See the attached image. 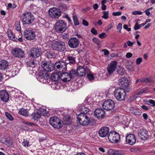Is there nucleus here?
I'll use <instances>...</instances> for the list:
<instances>
[{"mask_svg": "<svg viewBox=\"0 0 155 155\" xmlns=\"http://www.w3.org/2000/svg\"><path fill=\"white\" fill-rule=\"evenodd\" d=\"M114 94L116 98L119 101L124 100L126 97L125 90L120 87L117 88L115 90Z\"/></svg>", "mask_w": 155, "mask_h": 155, "instance_id": "obj_1", "label": "nucleus"}, {"mask_svg": "<svg viewBox=\"0 0 155 155\" xmlns=\"http://www.w3.org/2000/svg\"><path fill=\"white\" fill-rule=\"evenodd\" d=\"M67 28V24L65 21L63 20L58 21L56 24L54 29L58 33L64 32Z\"/></svg>", "mask_w": 155, "mask_h": 155, "instance_id": "obj_2", "label": "nucleus"}, {"mask_svg": "<svg viewBox=\"0 0 155 155\" xmlns=\"http://www.w3.org/2000/svg\"><path fill=\"white\" fill-rule=\"evenodd\" d=\"M21 18L23 24H29L33 21L34 17L31 12H26L22 14Z\"/></svg>", "mask_w": 155, "mask_h": 155, "instance_id": "obj_3", "label": "nucleus"}, {"mask_svg": "<svg viewBox=\"0 0 155 155\" xmlns=\"http://www.w3.org/2000/svg\"><path fill=\"white\" fill-rule=\"evenodd\" d=\"M49 122L50 124L54 128L59 129L63 126L62 120L56 117H51Z\"/></svg>", "mask_w": 155, "mask_h": 155, "instance_id": "obj_4", "label": "nucleus"}, {"mask_svg": "<svg viewBox=\"0 0 155 155\" xmlns=\"http://www.w3.org/2000/svg\"><path fill=\"white\" fill-rule=\"evenodd\" d=\"M54 69L61 73L66 71L67 64L63 61H57L54 65Z\"/></svg>", "mask_w": 155, "mask_h": 155, "instance_id": "obj_5", "label": "nucleus"}, {"mask_svg": "<svg viewBox=\"0 0 155 155\" xmlns=\"http://www.w3.org/2000/svg\"><path fill=\"white\" fill-rule=\"evenodd\" d=\"M52 48L54 50L59 51H63L66 49L65 43L60 40L53 42L52 45Z\"/></svg>", "mask_w": 155, "mask_h": 155, "instance_id": "obj_6", "label": "nucleus"}, {"mask_svg": "<svg viewBox=\"0 0 155 155\" xmlns=\"http://www.w3.org/2000/svg\"><path fill=\"white\" fill-rule=\"evenodd\" d=\"M109 140L111 143H117L118 142L120 139L119 134L115 131H111L107 135Z\"/></svg>", "mask_w": 155, "mask_h": 155, "instance_id": "obj_7", "label": "nucleus"}, {"mask_svg": "<svg viewBox=\"0 0 155 155\" xmlns=\"http://www.w3.org/2000/svg\"><path fill=\"white\" fill-rule=\"evenodd\" d=\"M48 14L49 16L52 18H58L61 15V12L58 8L53 7L49 9Z\"/></svg>", "mask_w": 155, "mask_h": 155, "instance_id": "obj_8", "label": "nucleus"}, {"mask_svg": "<svg viewBox=\"0 0 155 155\" xmlns=\"http://www.w3.org/2000/svg\"><path fill=\"white\" fill-rule=\"evenodd\" d=\"M79 123L82 125H88L90 122V119L86 115L83 113L79 114L77 117Z\"/></svg>", "mask_w": 155, "mask_h": 155, "instance_id": "obj_9", "label": "nucleus"}, {"mask_svg": "<svg viewBox=\"0 0 155 155\" xmlns=\"http://www.w3.org/2000/svg\"><path fill=\"white\" fill-rule=\"evenodd\" d=\"M115 103L112 100L109 99L105 101L102 104L103 108L106 110H110L114 109Z\"/></svg>", "mask_w": 155, "mask_h": 155, "instance_id": "obj_10", "label": "nucleus"}, {"mask_svg": "<svg viewBox=\"0 0 155 155\" xmlns=\"http://www.w3.org/2000/svg\"><path fill=\"white\" fill-rule=\"evenodd\" d=\"M42 54L41 48L38 47H34L30 50V57L33 58L39 57Z\"/></svg>", "mask_w": 155, "mask_h": 155, "instance_id": "obj_11", "label": "nucleus"}, {"mask_svg": "<svg viewBox=\"0 0 155 155\" xmlns=\"http://www.w3.org/2000/svg\"><path fill=\"white\" fill-rule=\"evenodd\" d=\"M12 54L15 57L22 58L25 55V52L22 49L18 48L13 49L12 51Z\"/></svg>", "mask_w": 155, "mask_h": 155, "instance_id": "obj_12", "label": "nucleus"}, {"mask_svg": "<svg viewBox=\"0 0 155 155\" xmlns=\"http://www.w3.org/2000/svg\"><path fill=\"white\" fill-rule=\"evenodd\" d=\"M25 38L28 40H33L36 37V35L34 31L33 30H26L23 34Z\"/></svg>", "mask_w": 155, "mask_h": 155, "instance_id": "obj_13", "label": "nucleus"}, {"mask_svg": "<svg viewBox=\"0 0 155 155\" xmlns=\"http://www.w3.org/2000/svg\"><path fill=\"white\" fill-rule=\"evenodd\" d=\"M36 78L40 82L45 83L48 82L47 80L49 76L47 73H44L42 72H40L36 76Z\"/></svg>", "mask_w": 155, "mask_h": 155, "instance_id": "obj_14", "label": "nucleus"}, {"mask_svg": "<svg viewBox=\"0 0 155 155\" xmlns=\"http://www.w3.org/2000/svg\"><path fill=\"white\" fill-rule=\"evenodd\" d=\"M41 65L46 71H51L54 70V64L51 63L47 61H42Z\"/></svg>", "mask_w": 155, "mask_h": 155, "instance_id": "obj_15", "label": "nucleus"}, {"mask_svg": "<svg viewBox=\"0 0 155 155\" xmlns=\"http://www.w3.org/2000/svg\"><path fill=\"white\" fill-rule=\"evenodd\" d=\"M138 135L139 137L143 140H145L148 138V132L145 129H140L138 132Z\"/></svg>", "mask_w": 155, "mask_h": 155, "instance_id": "obj_16", "label": "nucleus"}, {"mask_svg": "<svg viewBox=\"0 0 155 155\" xmlns=\"http://www.w3.org/2000/svg\"><path fill=\"white\" fill-rule=\"evenodd\" d=\"M118 84L121 87V88L124 89L127 88L129 85V81L126 77H123L118 80Z\"/></svg>", "mask_w": 155, "mask_h": 155, "instance_id": "obj_17", "label": "nucleus"}, {"mask_svg": "<svg viewBox=\"0 0 155 155\" xmlns=\"http://www.w3.org/2000/svg\"><path fill=\"white\" fill-rule=\"evenodd\" d=\"M117 62L115 61H112L109 64L107 70L109 74H112L117 69Z\"/></svg>", "mask_w": 155, "mask_h": 155, "instance_id": "obj_18", "label": "nucleus"}, {"mask_svg": "<svg viewBox=\"0 0 155 155\" xmlns=\"http://www.w3.org/2000/svg\"><path fill=\"white\" fill-rule=\"evenodd\" d=\"M126 143L130 145L134 144L136 142V138L135 135L133 134H130L126 137Z\"/></svg>", "mask_w": 155, "mask_h": 155, "instance_id": "obj_19", "label": "nucleus"}, {"mask_svg": "<svg viewBox=\"0 0 155 155\" xmlns=\"http://www.w3.org/2000/svg\"><path fill=\"white\" fill-rule=\"evenodd\" d=\"M68 45L69 47L71 48H75L78 46V40L76 38L73 37L71 38L68 41Z\"/></svg>", "mask_w": 155, "mask_h": 155, "instance_id": "obj_20", "label": "nucleus"}, {"mask_svg": "<svg viewBox=\"0 0 155 155\" xmlns=\"http://www.w3.org/2000/svg\"><path fill=\"white\" fill-rule=\"evenodd\" d=\"M109 128L107 127H101L99 130L98 134L100 136L104 137H106L109 133Z\"/></svg>", "mask_w": 155, "mask_h": 155, "instance_id": "obj_21", "label": "nucleus"}, {"mask_svg": "<svg viewBox=\"0 0 155 155\" xmlns=\"http://www.w3.org/2000/svg\"><path fill=\"white\" fill-rule=\"evenodd\" d=\"M94 115L99 119L103 118L105 115V112L101 108L96 109L94 112Z\"/></svg>", "mask_w": 155, "mask_h": 155, "instance_id": "obj_22", "label": "nucleus"}, {"mask_svg": "<svg viewBox=\"0 0 155 155\" xmlns=\"http://www.w3.org/2000/svg\"><path fill=\"white\" fill-rule=\"evenodd\" d=\"M9 99V96L8 93L5 90L1 91V99L4 102H7Z\"/></svg>", "mask_w": 155, "mask_h": 155, "instance_id": "obj_23", "label": "nucleus"}, {"mask_svg": "<svg viewBox=\"0 0 155 155\" xmlns=\"http://www.w3.org/2000/svg\"><path fill=\"white\" fill-rule=\"evenodd\" d=\"M69 73L64 72L61 73L60 79L64 82L69 81L71 79Z\"/></svg>", "mask_w": 155, "mask_h": 155, "instance_id": "obj_24", "label": "nucleus"}, {"mask_svg": "<svg viewBox=\"0 0 155 155\" xmlns=\"http://www.w3.org/2000/svg\"><path fill=\"white\" fill-rule=\"evenodd\" d=\"M153 80L151 78H141L137 79L136 81V83L140 82L146 83L147 84L150 85L153 82Z\"/></svg>", "mask_w": 155, "mask_h": 155, "instance_id": "obj_25", "label": "nucleus"}, {"mask_svg": "<svg viewBox=\"0 0 155 155\" xmlns=\"http://www.w3.org/2000/svg\"><path fill=\"white\" fill-rule=\"evenodd\" d=\"M78 76H83L86 74L85 68L82 66H79L77 70Z\"/></svg>", "mask_w": 155, "mask_h": 155, "instance_id": "obj_26", "label": "nucleus"}, {"mask_svg": "<svg viewBox=\"0 0 155 155\" xmlns=\"http://www.w3.org/2000/svg\"><path fill=\"white\" fill-rule=\"evenodd\" d=\"M130 110L132 113L135 115H139L142 113L141 110L137 107H131L130 108Z\"/></svg>", "mask_w": 155, "mask_h": 155, "instance_id": "obj_27", "label": "nucleus"}, {"mask_svg": "<svg viewBox=\"0 0 155 155\" xmlns=\"http://www.w3.org/2000/svg\"><path fill=\"white\" fill-rule=\"evenodd\" d=\"M31 118L35 120H38L41 116L38 112H34L31 115Z\"/></svg>", "mask_w": 155, "mask_h": 155, "instance_id": "obj_28", "label": "nucleus"}, {"mask_svg": "<svg viewBox=\"0 0 155 155\" xmlns=\"http://www.w3.org/2000/svg\"><path fill=\"white\" fill-rule=\"evenodd\" d=\"M8 63L5 60H2L1 63V69L4 70L7 68L8 66Z\"/></svg>", "mask_w": 155, "mask_h": 155, "instance_id": "obj_29", "label": "nucleus"}, {"mask_svg": "<svg viewBox=\"0 0 155 155\" xmlns=\"http://www.w3.org/2000/svg\"><path fill=\"white\" fill-rule=\"evenodd\" d=\"M61 73L60 74L57 73H53L51 75V79L54 81H56L60 79Z\"/></svg>", "mask_w": 155, "mask_h": 155, "instance_id": "obj_30", "label": "nucleus"}, {"mask_svg": "<svg viewBox=\"0 0 155 155\" xmlns=\"http://www.w3.org/2000/svg\"><path fill=\"white\" fill-rule=\"evenodd\" d=\"M18 114L25 117L28 116L29 114L28 111L24 108H21L19 109Z\"/></svg>", "mask_w": 155, "mask_h": 155, "instance_id": "obj_31", "label": "nucleus"}, {"mask_svg": "<svg viewBox=\"0 0 155 155\" xmlns=\"http://www.w3.org/2000/svg\"><path fill=\"white\" fill-rule=\"evenodd\" d=\"M45 55L48 58H52L55 57V54L52 51H49L45 53Z\"/></svg>", "mask_w": 155, "mask_h": 155, "instance_id": "obj_32", "label": "nucleus"}, {"mask_svg": "<svg viewBox=\"0 0 155 155\" xmlns=\"http://www.w3.org/2000/svg\"><path fill=\"white\" fill-rule=\"evenodd\" d=\"M5 144L6 145L9 147H13L14 146L13 140L12 139L8 138Z\"/></svg>", "mask_w": 155, "mask_h": 155, "instance_id": "obj_33", "label": "nucleus"}, {"mask_svg": "<svg viewBox=\"0 0 155 155\" xmlns=\"http://www.w3.org/2000/svg\"><path fill=\"white\" fill-rule=\"evenodd\" d=\"M39 113L40 116H46L47 115L46 111V109L40 108L37 111Z\"/></svg>", "mask_w": 155, "mask_h": 155, "instance_id": "obj_34", "label": "nucleus"}, {"mask_svg": "<svg viewBox=\"0 0 155 155\" xmlns=\"http://www.w3.org/2000/svg\"><path fill=\"white\" fill-rule=\"evenodd\" d=\"M8 36L9 38L12 40L16 41L15 36L11 31L9 30L8 31Z\"/></svg>", "mask_w": 155, "mask_h": 155, "instance_id": "obj_35", "label": "nucleus"}, {"mask_svg": "<svg viewBox=\"0 0 155 155\" xmlns=\"http://www.w3.org/2000/svg\"><path fill=\"white\" fill-rule=\"evenodd\" d=\"M64 123L67 125H69L71 123L70 117L69 116H66L64 118Z\"/></svg>", "mask_w": 155, "mask_h": 155, "instance_id": "obj_36", "label": "nucleus"}, {"mask_svg": "<svg viewBox=\"0 0 155 155\" xmlns=\"http://www.w3.org/2000/svg\"><path fill=\"white\" fill-rule=\"evenodd\" d=\"M69 74L71 76L70 77L71 78H74L75 77L78 76L77 72H76V71L73 69H71L70 71V73Z\"/></svg>", "mask_w": 155, "mask_h": 155, "instance_id": "obj_37", "label": "nucleus"}, {"mask_svg": "<svg viewBox=\"0 0 155 155\" xmlns=\"http://www.w3.org/2000/svg\"><path fill=\"white\" fill-rule=\"evenodd\" d=\"M148 90V87H145L140 90V91H138L136 94L138 95H140L142 94L146 93V92Z\"/></svg>", "mask_w": 155, "mask_h": 155, "instance_id": "obj_38", "label": "nucleus"}, {"mask_svg": "<svg viewBox=\"0 0 155 155\" xmlns=\"http://www.w3.org/2000/svg\"><path fill=\"white\" fill-rule=\"evenodd\" d=\"M20 21H16L15 23V27L16 29L18 31L21 30Z\"/></svg>", "mask_w": 155, "mask_h": 155, "instance_id": "obj_39", "label": "nucleus"}, {"mask_svg": "<svg viewBox=\"0 0 155 155\" xmlns=\"http://www.w3.org/2000/svg\"><path fill=\"white\" fill-rule=\"evenodd\" d=\"M81 110V113H83L84 114L86 115V114L89 111V109L86 108L84 106H82Z\"/></svg>", "mask_w": 155, "mask_h": 155, "instance_id": "obj_40", "label": "nucleus"}, {"mask_svg": "<svg viewBox=\"0 0 155 155\" xmlns=\"http://www.w3.org/2000/svg\"><path fill=\"white\" fill-rule=\"evenodd\" d=\"M22 144L24 146L26 147H29L31 145L29 144V141L27 140L26 139H24L23 140Z\"/></svg>", "mask_w": 155, "mask_h": 155, "instance_id": "obj_41", "label": "nucleus"}, {"mask_svg": "<svg viewBox=\"0 0 155 155\" xmlns=\"http://www.w3.org/2000/svg\"><path fill=\"white\" fill-rule=\"evenodd\" d=\"M67 60L69 63L71 64H73L75 63V58L72 56H69L67 57Z\"/></svg>", "mask_w": 155, "mask_h": 155, "instance_id": "obj_42", "label": "nucleus"}, {"mask_svg": "<svg viewBox=\"0 0 155 155\" xmlns=\"http://www.w3.org/2000/svg\"><path fill=\"white\" fill-rule=\"evenodd\" d=\"M73 20L74 25H79L78 18L76 15H74L73 16Z\"/></svg>", "mask_w": 155, "mask_h": 155, "instance_id": "obj_43", "label": "nucleus"}, {"mask_svg": "<svg viewBox=\"0 0 155 155\" xmlns=\"http://www.w3.org/2000/svg\"><path fill=\"white\" fill-rule=\"evenodd\" d=\"M5 115L7 118L10 121H12L14 120L13 117L8 112L5 113Z\"/></svg>", "mask_w": 155, "mask_h": 155, "instance_id": "obj_44", "label": "nucleus"}, {"mask_svg": "<svg viewBox=\"0 0 155 155\" xmlns=\"http://www.w3.org/2000/svg\"><path fill=\"white\" fill-rule=\"evenodd\" d=\"M103 15L102 16V18H104L105 19H107L109 18V12L108 11L106 12L104 11L103 12Z\"/></svg>", "mask_w": 155, "mask_h": 155, "instance_id": "obj_45", "label": "nucleus"}, {"mask_svg": "<svg viewBox=\"0 0 155 155\" xmlns=\"http://www.w3.org/2000/svg\"><path fill=\"white\" fill-rule=\"evenodd\" d=\"M35 64L34 61H30L28 62L27 66L29 67L32 68H35Z\"/></svg>", "mask_w": 155, "mask_h": 155, "instance_id": "obj_46", "label": "nucleus"}, {"mask_svg": "<svg viewBox=\"0 0 155 155\" xmlns=\"http://www.w3.org/2000/svg\"><path fill=\"white\" fill-rule=\"evenodd\" d=\"M125 71V70L124 68H121L120 70L118 69L117 70V73L121 75L124 74Z\"/></svg>", "mask_w": 155, "mask_h": 155, "instance_id": "obj_47", "label": "nucleus"}, {"mask_svg": "<svg viewBox=\"0 0 155 155\" xmlns=\"http://www.w3.org/2000/svg\"><path fill=\"white\" fill-rule=\"evenodd\" d=\"M24 123L25 124L31 127H33L37 126V125L36 124H35L34 123L32 122H24Z\"/></svg>", "mask_w": 155, "mask_h": 155, "instance_id": "obj_48", "label": "nucleus"}, {"mask_svg": "<svg viewBox=\"0 0 155 155\" xmlns=\"http://www.w3.org/2000/svg\"><path fill=\"white\" fill-rule=\"evenodd\" d=\"M7 136V134H6V135L5 136V137L2 138V139L1 140V142L5 144L6 143V142L7 141V140L8 139L6 137Z\"/></svg>", "mask_w": 155, "mask_h": 155, "instance_id": "obj_49", "label": "nucleus"}, {"mask_svg": "<svg viewBox=\"0 0 155 155\" xmlns=\"http://www.w3.org/2000/svg\"><path fill=\"white\" fill-rule=\"evenodd\" d=\"M92 40L96 44L98 45L100 43V40L96 38H93Z\"/></svg>", "mask_w": 155, "mask_h": 155, "instance_id": "obj_50", "label": "nucleus"}, {"mask_svg": "<svg viewBox=\"0 0 155 155\" xmlns=\"http://www.w3.org/2000/svg\"><path fill=\"white\" fill-rule=\"evenodd\" d=\"M60 9L62 12H64L65 11L67 10V6L65 5H62L60 7Z\"/></svg>", "mask_w": 155, "mask_h": 155, "instance_id": "obj_51", "label": "nucleus"}, {"mask_svg": "<svg viewBox=\"0 0 155 155\" xmlns=\"http://www.w3.org/2000/svg\"><path fill=\"white\" fill-rule=\"evenodd\" d=\"M116 151L114 150L110 149L108 151L107 153L109 155H114Z\"/></svg>", "mask_w": 155, "mask_h": 155, "instance_id": "obj_52", "label": "nucleus"}, {"mask_svg": "<svg viewBox=\"0 0 155 155\" xmlns=\"http://www.w3.org/2000/svg\"><path fill=\"white\" fill-rule=\"evenodd\" d=\"M132 14L134 15H141L142 14V12L139 11H136L132 12Z\"/></svg>", "mask_w": 155, "mask_h": 155, "instance_id": "obj_53", "label": "nucleus"}, {"mask_svg": "<svg viewBox=\"0 0 155 155\" xmlns=\"http://www.w3.org/2000/svg\"><path fill=\"white\" fill-rule=\"evenodd\" d=\"M87 78L90 80H91L94 79V77L92 74L89 73L87 74Z\"/></svg>", "mask_w": 155, "mask_h": 155, "instance_id": "obj_54", "label": "nucleus"}, {"mask_svg": "<svg viewBox=\"0 0 155 155\" xmlns=\"http://www.w3.org/2000/svg\"><path fill=\"white\" fill-rule=\"evenodd\" d=\"M142 61V59L141 58H137L136 61V64L137 65L140 64Z\"/></svg>", "mask_w": 155, "mask_h": 155, "instance_id": "obj_55", "label": "nucleus"}, {"mask_svg": "<svg viewBox=\"0 0 155 155\" xmlns=\"http://www.w3.org/2000/svg\"><path fill=\"white\" fill-rule=\"evenodd\" d=\"M91 33L94 35H97V31L94 28H92L91 30Z\"/></svg>", "mask_w": 155, "mask_h": 155, "instance_id": "obj_56", "label": "nucleus"}, {"mask_svg": "<svg viewBox=\"0 0 155 155\" xmlns=\"http://www.w3.org/2000/svg\"><path fill=\"white\" fill-rule=\"evenodd\" d=\"M106 34L104 32H103L102 33L100 34L98 36L99 37L101 38H104L107 36Z\"/></svg>", "mask_w": 155, "mask_h": 155, "instance_id": "obj_57", "label": "nucleus"}, {"mask_svg": "<svg viewBox=\"0 0 155 155\" xmlns=\"http://www.w3.org/2000/svg\"><path fill=\"white\" fill-rule=\"evenodd\" d=\"M148 102L150 104H151L152 105V106L153 107H154L155 106V101L151 99H150L149 100Z\"/></svg>", "mask_w": 155, "mask_h": 155, "instance_id": "obj_58", "label": "nucleus"}, {"mask_svg": "<svg viewBox=\"0 0 155 155\" xmlns=\"http://www.w3.org/2000/svg\"><path fill=\"white\" fill-rule=\"evenodd\" d=\"M16 69V68H13L11 70V72L12 73V76H15L16 74V71L15 69Z\"/></svg>", "mask_w": 155, "mask_h": 155, "instance_id": "obj_59", "label": "nucleus"}, {"mask_svg": "<svg viewBox=\"0 0 155 155\" xmlns=\"http://www.w3.org/2000/svg\"><path fill=\"white\" fill-rule=\"evenodd\" d=\"M140 28V25L138 24V23L137 22L134 27V29L135 30H137L139 29Z\"/></svg>", "mask_w": 155, "mask_h": 155, "instance_id": "obj_60", "label": "nucleus"}, {"mask_svg": "<svg viewBox=\"0 0 155 155\" xmlns=\"http://www.w3.org/2000/svg\"><path fill=\"white\" fill-rule=\"evenodd\" d=\"M122 13L120 12H113L112 15L114 16H120L121 15Z\"/></svg>", "mask_w": 155, "mask_h": 155, "instance_id": "obj_61", "label": "nucleus"}, {"mask_svg": "<svg viewBox=\"0 0 155 155\" xmlns=\"http://www.w3.org/2000/svg\"><path fill=\"white\" fill-rule=\"evenodd\" d=\"M134 42H132L128 40L127 41V45L130 47L133 46L134 45Z\"/></svg>", "mask_w": 155, "mask_h": 155, "instance_id": "obj_62", "label": "nucleus"}, {"mask_svg": "<svg viewBox=\"0 0 155 155\" xmlns=\"http://www.w3.org/2000/svg\"><path fill=\"white\" fill-rule=\"evenodd\" d=\"M69 35L68 33H65L62 36V38L64 39H67L68 38Z\"/></svg>", "mask_w": 155, "mask_h": 155, "instance_id": "obj_63", "label": "nucleus"}, {"mask_svg": "<svg viewBox=\"0 0 155 155\" xmlns=\"http://www.w3.org/2000/svg\"><path fill=\"white\" fill-rule=\"evenodd\" d=\"M132 55L133 54L132 53L130 52H127V53L125 56L126 58H129L132 57Z\"/></svg>", "mask_w": 155, "mask_h": 155, "instance_id": "obj_64", "label": "nucleus"}]
</instances>
